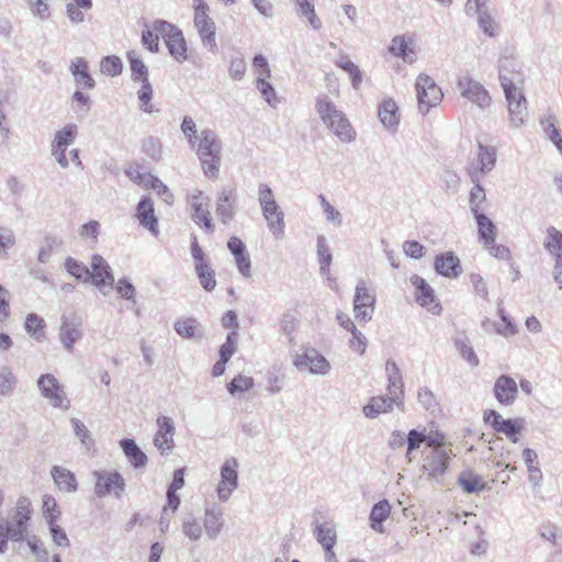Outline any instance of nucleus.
<instances>
[{
  "label": "nucleus",
  "mask_w": 562,
  "mask_h": 562,
  "mask_svg": "<svg viewBox=\"0 0 562 562\" xmlns=\"http://www.w3.org/2000/svg\"><path fill=\"white\" fill-rule=\"evenodd\" d=\"M44 328V319L36 314H29L25 319V329L26 331L35 337L37 340L44 338V333L42 329Z\"/></svg>",
  "instance_id": "13d9d810"
},
{
  "label": "nucleus",
  "mask_w": 562,
  "mask_h": 562,
  "mask_svg": "<svg viewBox=\"0 0 562 562\" xmlns=\"http://www.w3.org/2000/svg\"><path fill=\"white\" fill-rule=\"evenodd\" d=\"M187 202L192 211L191 220L194 224L212 234L215 226L210 212V198L202 190L193 189L188 193Z\"/></svg>",
  "instance_id": "7ed1b4c3"
},
{
  "label": "nucleus",
  "mask_w": 562,
  "mask_h": 562,
  "mask_svg": "<svg viewBox=\"0 0 562 562\" xmlns=\"http://www.w3.org/2000/svg\"><path fill=\"white\" fill-rule=\"evenodd\" d=\"M196 273L201 281L202 286L206 291H212L216 285L215 274L213 269L205 262L196 265Z\"/></svg>",
  "instance_id": "3c124183"
},
{
  "label": "nucleus",
  "mask_w": 562,
  "mask_h": 562,
  "mask_svg": "<svg viewBox=\"0 0 562 562\" xmlns=\"http://www.w3.org/2000/svg\"><path fill=\"white\" fill-rule=\"evenodd\" d=\"M142 87L137 92L138 100H139V108L146 113L153 112V105L150 104V101L153 99V88L149 82V80L140 81Z\"/></svg>",
  "instance_id": "bf43d9fd"
},
{
  "label": "nucleus",
  "mask_w": 562,
  "mask_h": 562,
  "mask_svg": "<svg viewBox=\"0 0 562 562\" xmlns=\"http://www.w3.org/2000/svg\"><path fill=\"white\" fill-rule=\"evenodd\" d=\"M192 7L194 10V26L202 44L214 52L217 47L215 40L216 25L210 16V7L204 0H192Z\"/></svg>",
  "instance_id": "f03ea898"
},
{
  "label": "nucleus",
  "mask_w": 562,
  "mask_h": 562,
  "mask_svg": "<svg viewBox=\"0 0 562 562\" xmlns=\"http://www.w3.org/2000/svg\"><path fill=\"white\" fill-rule=\"evenodd\" d=\"M157 431L154 436V446L161 456H169L175 448L176 427L171 417L159 416L156 420Z\"/></svg>",
  "instance_id": "ddd939ff"
},
{
  "label": "nucleus",
  "mask_w": 562,
  "mask_h": 562,
  "mask_svg": "<svg viewBox=\"0 0 562 562\" xmlns=\"http://www.w3.org/2000/svg\"><path fill=\"white\" fill-rule=\"evenodd\" d=\"M293 364L299 371H307L315 375H326L331 369L329 361L314 348L296 355Z\"/></svg>",
  "instance_id": "1a4fd4ad"
},
{
  "label": "nucleus",
  "mask_w": 562,
  "mask_h": 562,
  "mask_svg": "<svg viewBox=\"0 0 562 562\" xmlns=\"http://www.w3.org/2000/svg\"><path fill=\"white\" fill-rule=\"evenodd\" d=\"M69 69L78 87L89 90L94 87V80L89 74L88 63L82 57L72 59Z\"/></svg>",
  "instance_id": "a878e982"
},
{
  "label": "nucleus",
  "mask_w": 562,
  "mask_h": 562,
  "mask_svg": "<svg viewBox=\"0 0 562 562\" xmlns=\"http://www.w3.org/2000/svg\"><path fill=\"white\" fill-rule=\"evenodd\" d=\"M385 372L387 376V395L396 397L400 402H404V384L400 368L393 360H387L385 363Z\"/></svg>",
  "instance_id": "4be33fe9"
},
{
  "label": "nucleus",
  "mask_w": 562,
  "mask_h": 562,
  "mask_svg": "<svg viewBox=\"0 0 562 562\" xmlns=\"http://www.w3.org/2000/svg\"><path fill=\"white\" fill-rule=\"evenodd\" d=\"M127 58L131 65L132 79L137 82L149 80L148 67L134 50L128 53Z\"/></svg>",
  "instance_id": "a18cd8bd"
},
{
  "label": "nucleus",
  "mask_w": 562,
  "mask_h": 562,
  "mask_svg": "<svg viewBox=\"0 0 562 562\" xmlns=\"http://www.w3.org/2000/svg\"><path fill=\"white\" fill-rule=\"evenodd\" d=\"M175 330L179 336L191 339L195 337L196 322L193 318L179 319L175 324Z\"/></svg>",
  "instance_id": "0e129e2a"
},
{
  "label": "nucleus",
  "mask_w": 562,
  "mask_h": 562,
  "mask_svg": "<svg viewBox=\"0 0 562 562\" xmlns=\"http://www.w3.org/2000/svg\"><path fill=\"white\" fill-rule=\"evenodd\" d=\"M318 200L323 210V213L326 216V220L331 222L335 226H340L342 224L341 213L336 210L323 194L318 195Z\"/></svg>",
  "instance_id": "e2e57ef3"
},
{
  "label": "nucleus",
  "mask_w": 562,
  "mask_h": 562,
  "mask_svg": "<svg viewBox=\"0 0 562 562\" xmlns=\"http://www.w3.org/2000/svg\"><path fill=\"white\" fill-rule=\"evenodd\" d=\"M457 87L462 98L480 109H486L491 104V97L487 90L471 77L464 76L459 78Z\"/></svg>",
  "instance_id": "9d476101"
},
{
  "label": "nucleus",
  "mask_w": 562,
  "mask_h": 562,
  "mask_svg": "<svg viewBox=\"0 0 562 562\" xmlns=\"http://www.w3.org/2000/svg\"><path fill=\"white\" fill-rule=\"evenodd\" d=\"M379 119L387 128H395L400 123L398 108L394 100L385 99L379 106Z\"/></svg>",
  "instance_id": "473e14b6"
},
{
  "label": "nucleus",
  "mask_w": 562,
  "mask_h": 562,
  "mask_svg": "<svg viewBox=\"0 0 562 562\" xmlns=\"http://www.w3.org/2000/svg\"><path fill=\"white\" fill-rule=\"evenodd\" d=\"M120 446L133 468L139 469L146 465L147 456L139 449L133 439H122Z\"/></svg>",
  "instance_id": "c756f323"
},
{
  "label": "nucleus",
  "mask_w": 562,
  "mask_h": 562,
  "mask_svg": "<svg viewBox=\"0 0 562 562\" xmlns=\"http://www.w3.org/2000/svg\"><path fill=\"white\" fill-rule=\"evenodd\" d=\"M459 485L465 493H476L485 487L482 477L473 474L472 472H463L458 479Z\"/></svg>",
  "instance_id": "c03bdc74"
},
{
  "label": "nucleus",
  "mask_w": 562,
  "mask_h": 562,
  "mask_svg": "<svg viewBox=\"0 0 562 562\" xmlns=\"http://www.w3.org/2000/svg\"><path fill=\"white\" fill-rule=\"evenodd\" d=\"M297 7V12L307 19L313 30L317 31L322 27V22L317 18L314 10L313 0H294Z\"/></svg>",
  "instance_id": "37998d69"
},
{
  "label": "nucleus",
  "mask_w": 562,
  "mask_h": 562,
  "mask_svg": "<svg viewBox=\"0 0 562 562\" xmlns=\"http://www.w3.org/2000/svg\"><path fill=\"white\" fill-rule=\"evenodd\" d=\"M153 30L158 36V38L161 37L165 41V43L171 38V35H175L177 32L180 31L176 25L164 20L155 21Z\"/></svg>",
  "instance_id": "774afa93"
},
{
  "label": "nucleus",
  "mask_w": 562,
  "mask_h": 562,
  "mask_svg": "<svg viewBox=\"0 0 562 562\" xmlns=\"http://www.w3.org/2000/svg\"><path fill=\"white\" fill-rule=\"evenodd\" d=\"M415 90L419 112L426 114L431 108L437 106L443 93L441 88L428 75L420 74L415 82Z\"/></svg>",
  "instance_id": "20e7f679"
},
{
  "label": "nucleus",
  "mask_w": 562,
  "mask_h": 562,
  "mask_svg": "<svg viewBox=\"0 0 562 562\" xmlns=\"http://www.w3.org/2000/svg\"><path fill=\"white\" fill-rule=\"evenodd\" d=\"M426 428L419 429H411L406 435V453L405 457L408 462H412L414 459V453L420 449L423 443H426Z\"/></svg>",
  "instance_id": "58836bf2"
},
{
  "label": "nucleus",
  "mask_w": 562,
  "mask_h": 562,
  "mask_svg": "<svg viewBox=\"0 0 562 562\" xmlns=\"http://www.w3.org/2000/svg\"><path fill=\"white\" fill-rule=\"evenodd\" d=\"M543 246L554 258L560 271L562 269V233L553 226L547 228Z\"/></svg>",
  "instance_id": "c85d7f7f"
},
{
  "label": "nucleus",
  "mask_w": 562,
  "mask_h": 562,
  "mask_svg": "<svg viewBox=\"0 0 562 562\" xmlns=\"http://www.w3.org/2000/svg\"><path fill=\"white\" fill-rule=\"evenodd\" d=\"M454 346L467 362L472 367L479 366V358L467 338H457L454 340Z\"/></svg>",
  "instance_id": "864d4df0"
},
{
  "label": "nucleus",
  "mask_w": 562,
  "mask_h": 562,
  "mask_svg": "<svg viewBox=\"0 0 562 562\" xmlns=\"http://www.w3.org/2000/svg\"><path fill=\"white\" fill-rule=\"evenodd\" d=\"M31 518L30 502L27 498H20L15 506V512L10 519L1 518L10 540L22 541L27 530V521Z\"/></svg>",
  "instance_id": "39448f33"
},
{
  "label": "nucleus",
  "mask_w": 562,
  "mask_h": 562,
  "mask_svg": "<svg viewBox=\"0 0 562 562\" xmlns=\"http://www.w3.org/2000/svg\"><path fill=\"white\" fill-rule=\"evenodd\" d=\"M92 283L102 291V288L111 286L114 282V277L109 263L100 255L92 256L91 259V271L89 274Z\"/></svg>",
  "instance_id": "f3484780"
},
{
  "label": "nucleus",
  "mask_w": 562,
  "mask_h": 562,
  "mask_svg": "<svg viewBox=\"0 0 562 562\" xmlns=\"http://www.w3.org/2000/svg\"><path fill=\"white\" fill-rule=\"evenodd\" d=\"M70 423L72 425L74 432H75L76 437L80 440V442L83 446H86L87 449H89L91 446H93V439L91 437L89 429L85 426V424L77 418H71Z\"/></svg>",
  "instance_id": "680f3d73"
},
{
  "label": "nucleus",
  "mask_w": 562,
  "mask_h": 562,
  "mask_svg": "<svg viewBox=\"0 0 562 562\" xmlns=\"http://www.w3.org/2000/svg\"><path fill=\"white\" fill-rule=\"evenodd\" d=\"M451 450L434 449L425 453L423 458V470L430 482L441 483L446 474Z\"/></svg>",
  "instance_id": "6e6552de"
},
{
  "label": "nucleus",
  "mask_w": 562,
  "mask_h": 562,
  "mask_svg": "<svg viewBox=\"0 0 562 562\" xmlns=\"http://www.w3.org/2000/svg\"><path fill=\"white\" fill-rule=\"evenodd\" d=\"M83 336L82 322L80 317L76 315L63 316L58 338L63 347L71 352L75 344L79 341Z\"/></svg>",
  "instance_id": "4468645a"
},
{
  "label": "nucleus",
  "mask_w": 562,
  "mask_h": 562,
  "mask_svg": "<svg viewBox=\"0 0 562 562\" xmlns=\"http://www.w3.org/2000/svg\"><path fill=\"white\" fill-rule=\"evenodd\" d=\"M315 109L322 122L326 126H333V121H335V119H337L342 113V111L336 106L331 99L324 93L316 98Z\"/></svg>",
  "instance_id": "393cba45"
},
{
  "label": "nucleus",
  "mask_w": 562,
  "mask_h": 562,
  "mask_svg": "<svg viewBox=\"0 0 562 562\" xmlns=\"http://www.w3.org/2000/svg\"><path fill=\"white\" fill-rule=\"evenodd\" d=\"M477 167L472 168L471 170H477L479 176L482 178L483 175L490 172L496 164V149L494 147H488L482 144H479L477 151Z\"/></svg>",
  "instance_id": "2f4dec72"
},
{
  "label": "nucleus",
  "mask_w": 562,
  "mask_h": 562,
  "mask_svg": "<svg viewBox=\"0 0 562 562\" xmlns=\"http://www.w3.org/2000/svg\"><path fill=\"white\" fill-rule=\"evenodd\" d=\"M418 403L428 412H436L439 408V404L435 394L427 387H420L417 392Z\"/></svg>",
  "instance_id": "5fc2aeb1"
},
{
  "label": "nucleus",
  "mask_w": 562,
  "mask_h": 562,
  "mask_svg": "<svg viewBox=\"0 0 562 562\" xmlns=\"http://www.w3.org/2000/svg\"><path fill=\"white\" fill-rule=\"evenodd\" d=\"M391 513V505L386 499L378 502L370 513V526L375 531L382 533V522L389 517Z\"/></svg>",
  "instance_id": "c9c22d12"
},
{
  "label": "nucleus",
  "mask_w": 562,
  "mask_h": 562,
  "mask_svg": "<svg viewBox=\"0 0 562 562\" xmlns=\"http://www.w3.org/2000/svg\"><path fill=\"white\" fill-rule=\"evenodd\" d=\"M336 65L338 67H340L342 70H345L346 72H348L350 76H351V79H352V87L355 89H359L360 85H361V81H362V76H361V71L360 69L358 68V66L356 64H353L349 58L348 56H341Z\"/></svg>",
  "instance_id": "09e8293b"
},
{
  "label": "nucleus",
  "mask_w": 562,
  "mask_h": 562,
  "mask_svg": "<svg viewBox=\"0 0 562 562\" xmlns=\"http://www.w3.org/2000/svg\"><path fill=\"white\" fill-rule=\"evenodd\" d=\"M182 532L191 540H200L203 535V529L200 522L193 517L189 516L183 519Z\"/></svg>",
  "instance_id": "4d7b16f0"
},
{
  "label": "nucleus",
  "mask_w": 562,
  "mask_h": 562,
  "mask_svg": "<svg viewBox=\"0 0 562 562\" xmlns=\"http://www.w3.org/2000/svg\"><path fill=\"white\" fill-rule=\"evenodd\" d=\"M246 61L240 53H237L229 60V76L234 80H241L246 72Z\"/></svg>",
  "instance_id": "338daca9"
},
{
  "label": "nucleus",
  "mask_w": 562,
  "mask_h": 562,
  "mask_svg": "<svg viewBox=\"0 0 562 562\" xmlns=\"http://www.w3.org/2000/svg\"><path fill=\"white\" fill-rule=\"evenodd\" d=\"M268 78H256V88L259 90L262 98L266 100V102L270 105L276 108L279 103V100L277 98V93L274 88L271 86L270 82L267 81Z\"/></svg>",
  "instance_id": "8fccbe9b"
},
{
  "label": "nucleus",
  "mask_w": 562,
  "mask_h": 562,
  "mask_svg": "<svg viewBox=\"0 0 562 562\" xmlns=\"http://www.w3.org/2000/svg\"><path fill=\"white\" fill-rule=\"evenodd\" d=\"M522 459L525 461V464L527 465L530 483H532L533 485H538L542 480V473L538 464L537 452L530 448H526L522 451Z\"/></svg>",
  "instance_id": "4c0bfd02"
},
{
  "label": "nucleus",
  "mask_w": 562,
  "mask_h": 562,
  "mask_svg": "<svg viewBox=\"0 0 562 562\" xmlns=\"http://www.w3.org/2000/svg\"><path fill=\"white\" fill-rule=\"evenodd\" d=\"M317 256L319 260V271L322 276L329 274V267L333 260L329 246L325 236L319 235L317 237Z\"/></svg>",
  "instance_id": "a19ab883"
},
{
  "label": "nucleus",
  "mask_w": 562,
  "mask_h": 562,
  "mask_svg": "<svg viewBox=\"0 0 562 562\" xmlns=\"http://www.w3.org/2000/svg\"><path fill=\"white\" fill-rule=\"evenodd\" d=\"M477 22L480 30L490 37L495 36L498 33L499 25L486 11H477Z\"/></svg>",
  "instance_id": "603ef678"
},
{
  "label": "nucleus",
  "mask_w": 562,
  "mask_h": 562,
  "mask_svg": "<svg viewBox=\"0 0 562 562\" xmlns=\"http://www.w3.org/2000/svg\"><path fill=\"white\" fill-rule=\"evenodd\" d=\"M389 52L408 64H413L417 58L414 40L404 35L392 38Z\"/></svg>",
  "instance_id": "412c9836"
},
{
  "label": "nucleus",
  "mask_w": 562,
  "mask_h": 562,
  "mask_svg": "<svg viewBox=\"0 0 562 562\" xmlns=\"http://www.w3.org/2000/svg\"><path fill=\"white\" fill-rule=\"evenodd\" d=\"M499 81L506 97L507 106L527 103L522 90L518 86L521 83L519 72H510L505 65H502L499 67Z\"/></svg>",
  "instance_id": "f8f14e48"
},
{
  "label": "nucleus",
  "mask_w": 562,
  "mask_h": 562,
  "mask_svg": "<svg viewBox=\"0 0 562 562\" xmlns=\"http://www.w3.org/2000/svg\"><path fill=\"white\" fill-rule=\"evenodd\" d=\"M255 382L251 376L238 374L227 384V391L229 394L235 395L238 392H245L254 386Z\"/></svg>",
  "instance_id": "052dcab7"
},
{
  "label": "nucleus",
  "mask_w": 562,
  "mask_h": 562,
  "mask_svg": "<svg viewBox=\"0 0 562 562\" xmlns=\"http://www.w3.org/2000/svg\"><path fill=\"white\" fill-rule=\"evenodd\" d=\"M77 125L76 124H68L60 131H57L55 134V138L53 140L54 146H59L67 148L69 145H71L76 138L77 135Z\"/></svg>",
  "instance_id": "de8ad7c7"
},
{
  "label": "nucleus",
  "mask_w": 562,
  "mask_h": 562,
  "mask_svg": "<svg viewBox=\"0 0 562 562\" xmlns=\"http://www.w3.org/2000/svg\"><path fill=\"white\" fill-rule=\"evenodd\" d=\"M375 296L367 288L366 281L361 280L356 286L353 297V312L356 318L368 322L372 318L374 310Z\"/></svg>",
  "instance_id": "2eb2a0df"
},
{
  "label": "nucleus",
  "mask_w": 562,
  "mask_h": 562,
  "mask_svg": "<svg viewBox=\"0 0 562 562\" xmlns=\"http://www.w3.org/2000/svg\"><path fill=\"white\" fill-rule=\"evenodd\" d=\"M50 473L59 491L64 493H74L78 490L76 476L68 469L55 465Z\"/></svg>",
  "instance_id": "bb28decb"
},
{
  "label": "nucleus",
  "mask_w": 562,
  "mask_h": 562,
  "mask_svg": "<svg viewBox=\"0 0 562 562\" xmlns=\"http://www.w3.org/2000/svg\"><path fill=\"white\" fill-rule=\"evenodd\" d=\"M508 123L514 130L522 127L528 119L527 103L508 105Z\"/></svg>",
  "instance_id": "79ce46f5"
},
{
  "label": "nucleus",
  "mask_w": 562,
  "mask_h": 562,
  "mask_svg": "<svg viewBox=\"0 0 562 562\" xmlns=\"http://www.w3.org/2000/svg\"><path fill=\"white\" fill-rule=\"evenodd\" d=\"M518 394L516 381L508 375H501L494 384V395L499 404L510 405Z\"/></svg>",
  "instance_id": "aec40b11"
},
{
  "label": "nucleus",
  "mask_w": 562,
  "mask_h": 562,
  "mask_svg": "<svg viewBox=\"0 0 562 562\" xmlns=\"http://www.w3.org/2000/svg\"><path fill=\"white\" fill-rule=\"evenodd\" d=\"M238 467L237 459H227L221 468V481L216 488L220 501L226 502L238 487Z\"/></svg>",
  "instance_id": "9b49d317"
},
{
  "label": "nucleus",
  "mask_w": 562,
  "mask_h": 562,
  "mask_svg": "<svg viewBox=\"0 0 562 562\" xmlns=\"http://www.w3.org/2000/svg\"><path fill=\"white\" fill-rule=\"evenodd\" d=\"M95 479L94 493L98 497L113 495L121 498L125 492V480L116 471H94Z\"/></svg>",
  "instance_id": "0eeeda50"
},
{
  "label": "nucleus",
  "mask_w": 562,
  "mask_h": 562,
  "mask_svg": "<svg viewBox=\"0 0 562 562\" xmlns=\"http://www.w3.org/2000/svg\"><path fill=\"white\" fill-rule=\"evenodd\" d=\"M195 150L203 173L210 179H217L222 162V142L217 133L211 128H203L199 133Z\"/></svg>",
  "instance_id": "f257e3e1"
},
{
  "label": "nucleus",
  "mask_w": 562,
  "mask_h": 562,
  "mask_svg": "<svg viewBox=\"0 0 562 562\" xmlns=\"http://www.w3.org/2000/svg\"><path fill=\"white\" fill-rule=\"evenodd\" d=\"M169 54L179 63L187 60V44L181 31L171 35V38L166 42Z\"/></svg>",
  "instance_id": "ea45409f"
},
{
  "label": "nucleus",
  "mask_w": 562,
  "mask_h": 562,
  "mask_svg": "<svg viewBox=\"0 0 562 562\" xmlns=\"http://www.w3.org/2000/svg\"><path fill=\"white\" fill-rule=\"evenodd\" d=\"M262 215L267 221L268 228L277 239L284 236V213L278 203L261 209Z\"/></svg>",
  "instance_id": "5701e85b"
},
{
  "label": "nucleus",
  "mask_w": 562,
  "mask_h": 562,
  "mask_svg": "<svg viewBox=\"0 0 562 562\" xmlns=\"http://www.w3.org/2000/svg\"><path fill=\"white\" fill-rule=\"evenodd\" d=\"M101 72L111 77H115L122 72L123 65L117 56H106L100 63Z\"/></svg>",
  "instance_id": "6e6d98bb"
},
{
  "label": "nucleus",
  "mask_w": 562,
  "mask_h": 562,
  "mask_svg": "<svg viewBox=\"0 0 562 562\" xmlns=\"http://www.w3.org/2000/svg\"><path fill=\"white\" fill-rule=\"evenodd\" d=\"M238 212V204L233 190L223 189L217 195L215 213L218 220L228 225Z\"/></svg>",
  "instance_id": "dca6fc26"
},
{
  "label": "nucleus",
  "mask_w": 562,
  "mask_h": 562,
  "mask_svg": "<svg viewBox=\"0 0 562 562\" xmlns=\"http://www.w3.org/2000/svg\"><path fill=\"white\" fill-rule=\"evenodd\" d=\"M411 283L416 288V301L422 306H429L435 300L432 288L417 274L411 277Z\"/></svg>",
  "instance_id": "f704fd0d"
},
{
  "label": "nucleus",
  "mask_w": 562,
  "mask_h": 562,
  "mask_svg": "<svg viewBox=\"0 0 562 562\" xmlns=\"http://www.w3.org/2000/svg\"><path fill=\"white\" fill-rule=\"evenodd\" d=\"M180 128L190 147H195L199 134H196V124L194 120L191 116L186 115L181 122Z\"/></svg>",
  "instance_id": "69168bd1"
},
{
  "label": "nucleus",
  "mask_w": 562,
  "mask_h": 562,
  "mask_svg": "<svg viewBox=\"0 0 562 562\" xmlns=\"http://www.w3.org/2000/svg\"><path fill=\"white\" fill-rule=\"evenodd\" d=\"M327 128L344 143H350L356 138V132L344 113L333 121V126Z\"/></svg>",
  "instance_id": "72a5a7b5"
},
{
  "label": "nucleus",
  "mask_w": 562,
  "mask_h": 562,
  "mask_svg": "<svg viewBox=\"0 0 562 562\" xmlns=\"http://www.w3.org/2000/svg\"><path fill=\"white\" fill-rule=\"evenodd\" d=\"M37 387L41 395L46 398L53 407L61 409L69 408L70 402L67 397L65 387L53 374H42L37 379Z\"/></svg>",
  "instance_id": "423d86ee"
},
{
  "label": "nucleus",
  "mask_w": 562,
  "mask_h": 562,
  "mask_svg": "<svg viewBox=\"0 0 562 562\" xmlns=\"http://www.w3.org/2000/svg\"><path fill=\"white\" fill-rule=\"evenodd\" d=\"M203 527L210 539H216L223 528V510L215 506L206 508Z\"/></svg>",
  "instance_id": "cd10ccee"
},
{
  "label": "nucleus",
  "mask_w": 562,
  "mask_h": 562,
  "mask_svg": "<svg viewBox=\"0 0 562 562\" xmlns=\"http://www.w3.org/2000/svg\"><path fill=\"white\" fill-rule=\"evenodd\" d=\"M136 217L143 227L147 228L153 235H158V220L155 215L154 203L150 198L143 196L138 202Z\"/></svg>",
  "instance_id": "6ab92c4d"
},
{
  "label": "nucleus",
  "mask_w": 562,
  "mask_h": 562,
  "mask_svg": "<svg viewBox=\"0 0 562 562\" xmlns=\"http://www.w3.org/2000/svg\"><path fill=\"white\" fill-rule=\"evenodd\" d=\"M316 539L324 549H333L337 539L334 526L327 522L317 526Z\"/></svg>",
  "instance_id": "49530a36"
},
{
  "label": "nucleus",
  "mask_w": 562,
  "mask_h": 562,
  "mask_svg": "<svg viewBox=\"0 0 562 562\" xmlns=\"http://www.w3.org/2000/svg\"><path fill=\"white\" fill-rule=\"evenodd\" d=\"M434 266L439 274L447 278H456L462 272L459 258L450 251L436 256Z\"/></svg>",
  "instance_id": "b1692460"
},
{
  "label": "nucleus",
  "mask_w": 562,
  "mask_h": 562,
  "mask_svg": "<svg viewBox=\"0 0 562 562\" xmlns=\"http://www.w3.org/2000/svg\"><path fill=\"white\" fill-rule=\"evenodd\" d=\"M477 224V233L481 240L484 244H493L496 239V226L494 223L483 213L474 214Z\"/></svg>",
  "instance_id": "e433bc0d"
},
{
  "label": "nucleus",
  "mask_w": 562,
  "mask_h": 562,
  "mask_svg": "<svg viewBox=\"0 0 562 562\" xmlns=\"http://www.w3.org/2000/svg\"><path fill=\"white\" fill-rule=\"evenodd\" d=\"M394 405L402 408L404 402H400L396 397H392L391 395L373 396L369 400L368 404L363 406L362 412L366 417L374 419L380 414L392 412Z\"/></svg>",
  "instance_id": "a211bd4d"
},
{
  "label": "nucleus",
  "mask_w": 562,
  "mask_h": 562,
  "mask_svg": "<svg viewBox=\"0 0 562 562\" xmlns=\"http://www.w3.org/2000/svg\"><path fill=\"white\" fill-rule=\"evenodd\" d=\"M473 188L470 191V209L474 214L481 213V205L486 199L485 190L481 186V177L477 170H469Z\"/></svg>",
  "instance_id": "7c9ffc66"
}]
</instances>
